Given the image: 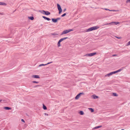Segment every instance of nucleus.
<instances>
[{
	"label": "nucleus",
	"mask_w": 130,
	"mask_h": 130,
	"mask_svg": "<svg viewBox=\"0 0 130 130\" xmlns=\"http://www.w3.org/2000/svg\"><path fill=\"white\" fill-rule=\"evenodd\" d=\"M122 70L121 69H119V70L117 71H114L115 72V73H117L118 72H120L121 70Z\"/></svg>",
	"instance_id": "6ab92c4d"
},
{
	"label": "nucleus",
	"mask_w": 130,
	"mask_h": 130,
	"mask_svg": "<svg viewBox=\"0 0 130 130\" xmlns=\"http://www.w3.org/2000/svg\"><path fill=\"white\" fill-rule=\"evenodd\" d=\"M39 86V85H37V86H35V87H37V86Z\"/></svg>",
	"instance_id": "c9c22d12"
},
{
	"label": "nucleus",
	"mask_w": 130,
	"mask_h": 130,
	"mask_svg": "<svg viewBox=\"0 0 130 130\" xmlns=\"http://www.w3.org/2000/svg\"><path fill=\"white\" fill-rule=\"evenodd\" d=\"M113 95L114 96H118V95L116 93H113Z\"/></svg>",
	"instance_id": "5701e85b"
},
{
	"label": "nucleus",
	"mask_w": 130,
	"mask_h": 130,
	"mask_svg": "<svg viewBox=\"0 0 130 130\" xmlns=\"http://www.w3.org/2000/svg\"><path fill=\"white\" fill-rule=\"evenodd\" d=\"M68 38L67 37L64 38L60 39L58 41L57 43V46L58 47H59L61 46V44H60V43L64 40H65L67 39Z\"/></svg>",
	"instance_id": "f03ea898"
},
{
	"label": "nucleus",
	"mask_w": 130,
	"mask_h": 130,
	"mask_svg": "<svg viewBox=\"0 0 130 130\" xmlns=\"http://www.w3.org/2000/svg\"><path fill=\"white\" fill-rule=\"evenodd\" d=\"M112 24V22L110 23H108L106 24H105V25H110V24L111 25Z\"/></svg>",
	"instance_id": "bb28decb"
},
{
	"label": "nucleus",
	"mask_w": 130,
	"mask_h": 130,
	"mask_svg": "<svg viewBox=\"0 0 130 130\" xmlns=\"http://www.w3.org/2000/svg\"><path fill=\"white\" fill-rule=\"evenodd\" d=\"M60 18H57L56 19L57 21L58 20H60Z\"/></svg>",
	"instance_id": "7c9ffc66"
},
{
	"label": "nucleus",
	"mask_w": 130,
	"mask_h": 130,
	"mask_svg": "<svg viewBox=\"0 0 130 130\" xmlns=\"http://www.w3.org/2000/svg\"><path fill=\"white\" fill-rule=\"evenodd\" d=\"M116 37L118 39H121V37Z\"/></svg>",
	"instance_id": "2f4dec72"
},
{
	"label": "nucleus",
	"mask_w": 130,
	"mask_h": 130,
	"mask_svg": "<svg viewBox=\"0 0 130 130\" xmlns=\"http://www.w3.org/2000/svg\"><path fill=\"white\" fill-rule=\"evenodd\" d=\"M89 109L91 111V112H92L94 111V110L92 108H89Z\"/></svg>",
	"instance_id": "f3484780"
},
{
	"label": "nucleus",
	"mask_w": 130,
	"mask_h": 130,
	"mask_svg": "<svg viewBox=\"0 0 130 130\" xmlns=\"http://www.w3.org/2000/svg\"><path fill=\"white\" fill-rule=\"evenodd\" d=\"M42 17L44 19L48 21H50V19L48 18H47L45 16H43Z\"/></svg>",
	"instance_id": "ddd939ff"
},
{
	"label": "nucleus",
	"mask_w": 130,
	"mask_h": 130,
	"mask_svg": "<svg viewBox=\"0 0 130 130\" xmlns=\"http://www.w3.org/2000/svg\"><path fill=\"white\" fill-rule=\"evenodd\" d=\"M21 121H22V122H23L24 123L25 122V121L23 119H22L21 120Z\"/></svg>",
	"instance_id": "72a5a7b5"
},
{
	"label": "nucleus",
	"mask_w": 130,
	"mask_h": 130,
	"mask_svg": "<svg viewBox=\"0 0 130 130\" xmlns=\"http://www.w3.org/2000/svg\"><path fill=\"white\" fill-rule=\"evenodd\" d=\"M104 9L105 10H109L110 11H111V10H109V9H107L105 8Z\"/></svg>",
	"instance_id": "f704fd0d"
},
{
	"label": "nucleus",
	"mask_w": 130,
	"mask_h": 130,
	"mask_svg": "<svg viewBox=\"0 0 130 130\" xmlns=\"http://www.w3.org/2000/svg\"><path fill=\"white\" fill-rule=\"evenodd\" d=\"M102 127V126H96V127H94V128H93V129H96L97 128H101Z\"/></svg>",
	"instance_id": "f8f14e48"
},
{
	"label": "nucleus",
	"mask_w": 130,
	"mask_h": 130,
	"mask_svg": "<svg viewBox=\"0 0 130 130\" xmlns=\"http://www.w3.org/2000/svg\"><path fill=\"white\" fill-rule=\"evenodd\" d=\"M121 130H124V129H121Z\"/></svg>",
	"instance_id": "ea45409f"
},
{
	"label": "nucleus",
	"mask_w": 130,
	"mask_h": 130,
	"mask_svg": "<svg viewBox=\"0 0 130 130\" xmlns=\"http://www.w3.org/2000/svg\"><path fill=\"white\" fill-rule=\"evenodd\" d=\"M43 108L44 110H46L47 109L46 107L44 104L43 105Z\"/></svg>",
	"instance_id": "4be33fe9"
},
{
	"label": "nucleus",
	"mask_w": 130,
	"mask_h": 130,
	"mask_svg": "<svg viewBox=\"0 0 130 130\" xmlns=\"http://www.w3.org/2000/svg\"><path fill=\"white\" fill-rule=\"evenodd\" d=\"M45 65H46L45 64H41L39 65V67H40L42 66H44Z\"/></svg>",
	"instance_id": "393cba45"
},
{
	"label": "nucleus",
	"mask_w": 130,
	"mask_h": 130,
	"mask_svg": "<svg viewBox=\"0 0 130 130\" xmlns=\"http://www.w3.org/2000/svg\"><path fill=\"white\" fill-rule=\"evenodd\" d=\"M66 13H64V14H62L61 15V17H63L65 16V15H66Z\"/></svg>",
	"instance_id": "c85d7f7f"
},
{
	"label": "nucleus",
	"mask_w": 130,
	"mask_h": 130,
	"mask_svg": "<svg viewBox=\"0 0 130 130\" xmlns=\"http://www.w3.org/2000/svg\"><path fill=\"white\" fill-rule=\"evenodd\" d=\"M79 113L80 115H83L84 114V112L82 111H80Z\"/></svg>",
	"instance_id": "dca6fc26"
},
{
	"label": "nucleus",
	"mask_w": 130,
	"mask_h": 130,
	"mask_svg": "<svg viewBox=\"0 0 130 130\" xmlns=\"http://www.w3.org/2000/svg\"><path fill=\"white\" fill-rule=\"evenodd\" d=\"M73 30L72 29H69L68 30H64L61 34V35H63L64 34H66L68 33L69 32L72 31Z\"/></svg>",
	"instance_id": "7ed1b4c3"
},
{
	"label": "nucleus",
	"mask_w": 130,
	"mask_h": 130,
	"mask_svg": "<svg viewBox=\"0 0 130 130\" xmlns=\"http://www.w3.org/2000/svg\"><path fill=\"white\" fill-rule=\"evenodd\" d=\"M57 8L59 10V13L60 14L62 11V9L60 5L58 4H57Z\"/></svg>",
	"instance_id": "20e7f679"
},
{
	"label": "nucleus",
	"mask_w": 130,
	"mask_h": 130,
	"mask_svg": "<svg viewBox=\"0 0 130 130\" xmlns=\"http://www.w3.org/2000/svg\"><path fill=\"white\" fill-rule=\"evenodd\" d=\"M4 108L6 110H10L11 109V108L9 107H4Z\"/></svg>",
	"instance_id": "4468645a"
},
{
	"label": "nucleus",
	"mask_w": 130,
	"mask_h": 130,
	"mask_svg": "<svg viewBox=\"0 0 130 130\" xmlns=\"http://www.w3.org/2000/svg\"><path fill=\"white\" fill-rule=\"evenodd\" d=\"M52 20L53 22L54 23H56L57 22V21L56 19H52Z\"/></svg>",
	"instance_id": "2eb2a0df"
},
{
	"label": "nucleus",
	"mask_w": 130,
	"mask_h": 130,
	"mask_svg": "<svg viewBox=\"0 0 130 130\" xmlns=\"http://www.w3.org/2000/svg\"><path fill=\"white\" fill-rule=\"evenodd\" d=\"M66 9H65L64 10V11H66Z\"/></svg>",
	"instance_id": "e433bc0d"
},
{
	"label": "nucleus",
	"mask_w": 130,
	"mask_h": 130,
	"mask_svg": "<svg viewBox=\"0 0 130 130\" xmlns=\"http://www.w3.org/2000/svg\"><path fill=\"white\" fill-rule=\"evenodd\" d=\"M39 12H40L41 13H42L43 14H44V13L45 12V11L44 10H42V11H40Z\"/></svg>",
	"instance_id": "412c9836"
},
{
	"label": "nucleus",
	"mask_w": 130,
	"mask_h": 130,
	"mask_svg": "<svg viewBox=\"0 0 130 130\" xmlns=\"http://www.w3.org/2000/svg\"><path fill=\"white\" fill-rule=\"evenodd\" d=\"M84 93H80L78 94H77L75 97V99L76 100H78L79 99V98L81 96V94H83Z\"/></svg>",
	"instance_id": "423d86ee"
},
{
	"label": "nucleus",
	"mask_w": 130,
	"mask_h": 130,
	"mask_svg": "<svg viewBox=\"0 0 130 130\" xmlns=\"http://www.w3.org/2000/svg\"><path fill=\"white\" fill-rule=\"evenodd\" d=\"M7 4L5 3L2 2H0V5L6 6Z\"/></svg>",
	"instance_id": "1a4fd4ad"
},
{
	"label": "nucleus",
	"mask_w": 130,
	"mask_h": 130,
	"mask_svg": "<svg viewBox=\"0 0 130 130\" xmlns=\"http://www.w3.org/2000/svg\"><path fill=\"white\" fill-rule=\"evenodd\" d=\"M96 52L90 54H88L85 55L84 56H91L96 54Z\"/></svg>",
	"instance_id": "39448f33"
},
{
	"label": "nucleus",
	"mask_w": 130,
	"mask_h": 130,
	"mask_svg": "<svg viewBox=\"0 0 130 130\" xmlns=\"http://www.w3.org/2000/svg\"><path fill=\"white\" fill-rule=\"evenodd\" d=\"M99 27L97 26H95L93 27H91L88 29L86 31L88 32L90 31H92L93 30H96Z\"/></svg>",
	"instance_id": "f257e3e1"
},
{
	"label": "nucleus",
	"mask_w": 130,
	"mask_h": 130,
	"mask_svg": "<svg viewBox=\"0 0 130 130\" xmlns=\"http://www.w3.org/2000/svg\"><path fill=\"white\" fill-rule=\"evenodd\" d=\"M28 18L29 19L31 20H33L34 19V18L32 17H28Z\"/></svg>",
	"instance_id": "aec40b11"
},
{
	"label": "nucleus",
	"mask_w": 130,
	"mask_h": 130,
	"mask_svg": "<svg viewBox=\"0 0 130 130\" xmlns=\"http://www.w3.org/2000/svg\"><path fill=\"white\" fill-rule=\"evenodd\" d=\"M52 63V62H48L47 63V64H46V65H47V64H50V63Z\"/></svg>",
	"instance_id": "cd10ccee"
},
{
	"label": "nucleus",
	"mask_w": 130,
	"mask_h": 130,
	"mask_svg": "<svg viewBox=\"0 0 130 130\" xmlns=\"http://www.w3.org/2000/svg\"><path fill=\"white\" fill-rule=\"evenodd\" d=\"M52 35H54V34H53Z\"/></svg>",
	"instance_id": "a19ab883"
},
{
	"label": "nucleus",
	"mask_w": 130,
	"mask_h": 130,
	"mask_svg": "<svg viewBox=\"0 0 130 130\" xmlns=\"http://www.w3.org/2000/svg\"><path fill=\"white\" fill-rule=\"evenodd\" d=\"M113 56H116V55H113Z\"/></svg>",
	"instance_id": "58836bf2"
},
{
	"label": "nucleus",
	"mask_w": 130,
	"mask_h": 130,
	"mask_svg": "<svg viewBox=\"0 0 130 130\" xmlns=\"http://www.w3.org/2000/svg\"><path fill=\"white\" fill-rule=\"evenodd\" d=\"M32 83H33L38 84L39 83V82L36 81H34L32 82Z\"/></svg>",
	"instance_id": "a878e982"
},
{
	"label": "nucleus",
	"mask_w": 130,
	"mask_h": 130,
	"mask_svg": "<svg viewBox=\"0 0 130 130\" xmlns=\"http://www.w3.org/2000/svg\"><path fill=\"white\" fill-rule=\"evenodd\" d=\"M2 101V100H0V102H1V101Z\"/></svg>",
	"instance_id": "4c0bfd02"
},
{
	"label": "nucleus",
	"mask_w": 130,
	"mask_h": 130,
	"mask_svg": "<svg viewBox=\"0 0 130 130\" xmlns=\"http://www.w3.org/2000/svg\"><path fill=\"white\" fill-rule=\"evenodd\" d=\"M44 114L45 115H46V116H48V114L46 113H44Z\"/></svg>",
	"instance_id": "473e14b6"
},
{
	"label": "nucleus",
	"mask_w": 130,
	"mask_h": 130,
	"mask_svg": "<svg viewBox=\"0 0 130 130\" xmlns=\"http://www.w3.org/2000/svg\"><path fill=\"white\" fill-rule=\"evenodd\" d=\"M50 13L48 11H45L44 13V14L46 15H50Z\"/></svg>",
	"instance_id": "9b49d317"
},
{
	"label": "nucleus",
	"mask_w": 130,
	"mask_h": 130,
	"mask_svg": "<svg viewBox=\"0 0 130 130\" xmlns=\"http://www.w3.org/2000/svg\"><path fill=\"white\" fill-rule=\"evenodd\" d=\"M114 72H110V73H108V74H107L105 75V77H109L110 76L112 75L115 74V73H114Z\"/></svg>",
	"instance_id": "0eeeda50"
},
{
	"label": "nucleus",
	"mask_w": 130,
	"mask_h": 130,
	"mask_svg": "<svg viewBox=\"0 0 130 130\" xmlns=\"http://www.w3.org/2000/svg\"><path fill=\"white\" fill-rule=\"evenodd\" d=\"M92 97L94 99L98 98V96H96L95 95H92Z\"/></svg>",
	"instance_id": "9d476101"
},
{
	"label": "nucleus",
	"mask_w": 130,
	"mask_h": 130,
	"mask_svg": "<svg viewBox=\"0 0 130 130\" xmlns=\"http://www.w3.org/2000/svg\"><path fill=\"white\" fill-rule=\"evenodd\" d=\"M32 77L33 78H40L39 76L37 75H33L32 76Z\"/></svg>",
	"instance_id": "6e6552de"
},
{
	"label": "nucleus",
	"mask_w": 130,
	"mask_h": 130,
	"mask_svg": "<svg viewBox=\"0 0 130 130\" xmlns=\"http://www.w3.org/2000/svg\"><path fill=\"white\" fill-rule=\"evenodd\" d=\"M112 24L113 23H114L116 25H117L120 23L119 22H112Z\"/></svg>",
	"instance_id": "a211bd4d"
},
{
	"label": "nucleus",
	"mask_w": 130,
	"mask_h": 130,
	"mask_svg": "<svg viewBox=\"0 0 130 130\" xmlns=\"http://www.w3.org/2000/svg\"><path fill=\"white\" fill-rule=\"evenodd\" d=\"M126 3H130V0H127L126 1Z\"/></svg>",
	"instance_id": "c756f323"
},
{
	"label": "nucleus",
	"mask_w": 130,
	"mask_h": 130,
	"mask_svg": "<svg viewBox=\"0 0 130 130\" xmlns=\"http://www.w3.org/2000/svg\"><path fill=\"white\" fill-rule=\"evenodd\" d=\"M126 46H128L129 45H130V41L128 42V43L126 44Z\"/></svg>",
	"instance_id": "b1692460"
}]
</instances>
